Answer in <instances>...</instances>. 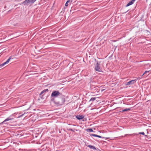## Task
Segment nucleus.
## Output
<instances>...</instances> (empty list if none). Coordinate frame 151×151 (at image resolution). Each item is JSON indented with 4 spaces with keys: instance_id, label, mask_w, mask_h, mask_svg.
Instances as JSON below:
<instances>
[{
    "instance_id": "9b49d317",
    "label": "nucleus",
    "mask_w": 151,
    "mask_h": 151,
    "mask_svg": "<svg viewBox=\"0 0 151 151\" xmlns=\"http://www.w3.org/2000/svg\"><path fill=\"white\" fill-rule=\"evenodd\" d=\"M72 1V0H68L65 4V6H67L68 5L70 4Z\"/></svg>"
},
{
    "instance_id": "7ed1b4c3",
    "label": "nucleus",
    "mask_w": 151,
    "mask_h": 151,
    "mask_svg": "<svg viewBox=\"0 0 151 151\" xmlns=\"http://www.w3.org/2000/svg\"><path fill=\"white\" fill-rule=\"evenodd\" d=\"M99 65L100 64L97 62L95 66V69L97 71L101 72H102V69L100 67Z\"/></svg>"
},
{
    "instance_id": "b1692460",
    "label": "nucleus",
    "mask_w": 151,
    "mask_h": 151,
    "mask_svg": "<svg viewBox=\"0 0 151 151\" xmlns=\"http://www.w3.org/2000/svg\"><path fill=\"white\" fill-rule=\"evenodd\" d=\"M142 76L141 77H138V78H137V79H139V80L141 78H142Z\"/></svg>"
},
{
    "instance_id": "f03ea898",
    "label": "nucleus",
    "mask_w": 151,
    "mask_h": 151,
    "mask_svg": "<svg viewBox=\"0 0 151 151\" xmlns=\"http://www.w3.org/2000/svg\"><path fill=\"white\" fill-rule=\"evenodd\" d=\"M62 95V93H60L59 91H53L51 94V96L52 97L56 98L57 97H59Z\"/></svg>"
},
{
    "instance_id": "2eb2a0df",
    "label": "nucleus",
    "mask_w": 151,
    "mask_h": 151,
    "mask_svg": "<svg viewBox=\"0 0 151 151\" xmlns=\"http://www.w3.org/2000/svg\"><path fill=\"white\" fill-rule=\"evenodd\" d=\"M7 64V63H6V62H4V63H3L2 64L0 65V66L1 67H2L4 66L5 65Z\"/></svg>"
},
{
    "instance_id": "f3484780",
    "label": "nucleus",
    "mask_w": 151,
    "mask_h": 151,
    "mask_svg": "<svg viewBox=\"0 0 151 151\" xmlns=\"http://www.w3.org/2000/svg\"><path fill=\"white\" fill-rule=\"evenodd\" d=\"M11 59V57L10 56L9 58L6 60V61L7 63H8Z\"/></svg>"
},
{
    "instance_id": "aec40b11",
    "label": "nucleus",
    "mask_w": 151,
    "mask_h": 151,
    "mask_svg": "<svg viewBox=\"0 0 151 151\" xmlns=\"http://www.w3.org/2000/svg\"><path fill=\"white\" fill-rule=\"evenodd\" d=\"M139 134H142L143 135H145V133L144 132H139Z\"/></svg>"
},
{
    "instance_id": "a878e982",
    "label": "nucleus",
    "mask_w": 151,
    "mask_h": 151,
    "mask_svg": "<svg viewBox=\"0 0 151 151\" xmlns=\"http://www.w3.org/2000/svg\"><path fill=\"white\" fill-rule=\"evenodd\" d=\"M127 135V134H125V136H126V135Z\"/></svg>"
},
{
    "instance_id": "dca6fc26",
    "label": "nucleus",
    "mask_w": 151,
    "mask_h": 151,
    "mask_svg": "<svg viewBox=\"0 0 151 151\" xmlns=\"http://www.w3.org/2000/svg\"><path fill=\"white\" fill-rule=\"evenodd\" d=\"M96 99V98L95 97H92L90 99L89 101H93Z\"/></svg>"
},
{
    "instance_id": "1a4fd4ad",
    "label": "nucleus",
    "mask_w": 151,
    "mask_h": 151,
    "mask_svg": "<svg viewBox=\"0 0 151 151\" xmlns=\"http://www.w3.org/2000/svg\"><path fill=\"white\" fill-rule=\"evenodd\" d=\"M88 147L90 148L91 149H92L93 150H96V147L94 146L91 145H88L87 146Z\"/></svg>"
},
{
    "instance_id": "20e7f679",
    "label": "nucleus",
    "mask_w": 151,
    "mask_h": 151,
    "mask_svg": "<svg viewBox=\"0 0 151 151\" xmlns=\"http://www.w3.org/2000/svg\"><path fill=\"white\" fill-rule=\"evenodd\" d=\"M13 116V115H11L9 117L6 119L4 121L0 123V125L1 124H2L4 123L5 122L12 120L14 119V118L13 117H12V116Z\"/></svg>"
},
{
    "instance_id": "6e6552de",
    "label": "nucleus",
    "mask_w": 151,
    "mask_h": 151,
    "mask_svg": "<svg viewBox=\"0 0 151 151\" xmlns=\"http://www.w3.org/2000/svg\"><path fill=\"white\" fill-rule=\"evenodd\" d=\"M135 0H132L128 3V4L126 5V6H128L134 3Z\"/></svg>"
},
{
    "instance_id": "4be33fe9",
    "label": "nucleus",
    "mask_w": 151,
    "mask_h": 151,
    "mask_svg": "<svg viewBox=\"0 0 151 151\" xmlns=\"http://www.w3.org/2000/svg\"><path fill=\"white\" fill-rule=\"evenodd\" d=\"M68 130L72 132H74V131L73 130V129H68Z\"/></svg>"
},
{
    "instance_id": "393cba45",
    "label": "nucleus",
    "mask_w": 151,
    "mask_h": 151,
    "mask_svg": "<svg viewBox=\"0 0 151 151\" xmlns=\"http://www.w3.org/2000/svg\"><path fill=\"white\" fill-rule=\"evenodd\" d=\"M104 90H102V91Z\"/></svg>"
},
{
    "instance_id": "bb28decb",
    "label": "nucleus",
    "mask_w": 151,
    "mask_h": 151,
    "mask_svg": "<svg viewBox=\"0 0 151 151\" xmlns=\"http://www.w3.org/2000/svg\"><path fill=\"white\" fill-rule=\"evenodd\" d=\"M41 97V98H42V97Z\"/></svg>"
},
{
    "instance_id": "423d86ee",
    "label": "nucleus",
    "mask_w": 151,
    "mask_h": 151,
    "mask_svg": "<svg viewBox=\"0 0 151 151\" xmlns=\"http://www.w3.org/2000/svg\"><path fill=\"white\" fill-rule=\"evenodd\" d=\"M31 4L29 0H25L22 3V4L24 5H28Z\"/></svg>"
},
{
    "instance_id": "0eeeda50",
    "label": "nucleus",
    "mask_w": 151,
    "mask_h": 151,
    "mask_svg": "<svg viewBox=\"0 0 151 151\" xmlns=\"http://www.w3.org/2000/svg\"><path fill=\"white\" fill-rule=\"evenodd\" d=\"M76 118L78 120H81L83 119L84 117V116L81 115H76Z\"/></svg>"
},
{
    "instance_id": "6ab92c4d",
    "label": "nucleus",
    "mask_w": 151,
    "mask_h": 151,
    "mask_svg": "<svg viewBox=\"0 0 151 151\" xmlns=\"http://www.w3.org/2000/svg\"><path fill=\"white\" fill-rule=\"evenodd\" d=\"M91 136H94L95 137H97V135L96 134H90Z\"/></svg>"
},
{
    "instance_id": "9d476101",
    "label": "nucleus",
    "mask_w": 151,
    "mask_h": 151,
    "mask_svg": "<svg viewBox=\"0 0 151 151\" xmlns=\"http://www.w3.org/2000/svg\"><path fill=\"white\" fill-rule=\"evenodd\" d=\"M131 110L130 108H126L122 110V111H120V113H122L123 112H125V111H129Z\"/></svg>"
},
{
    "instance_id": "39448f33",
    "label": "nucleus",
    "mask_w": 151,
    "mask_h": 151,
    "mask_svg": "<svg viewBox=\"0 0 151 151\" xmlns=\"http://www.w3.org/2000/svg\"><path fill=\"white\" fill-rule=\"evenodd\" d=\"M137 79L133 80L125 83V85L126 86H129L134 83L137 81Z\"/></svg>"
},
{
    "instance_id": "f257e3e1",
    "label": "nucleus",
    "mask_w": 151,
    "mask_h": 151,
    "mask_svg": "<svg viewBox=\"0 0 151 151\" xmlns=\"http://www.w3.org/2000/svg\"><path fill=\"white\" fill-rule=\"evenodd\" d=\"M65 101V96L62 95L54 101V103L56 104L61 105L64 103Z\"/></svg>"
},
{
    "instance_id": "4468645a",
    "label": "nucleus",
    "mask_w": 151,
    "mask_h": 151,
    "mask_svg": "<svg viewBox=\"0 0 151 151\" xmlns=\"http://www.w3.org/2000/svg\"><path fill=\"white\" fill-rule=\"evenodd\" d=\"M97 137H99V138H104V139H107L109 138V137H101V136H100L98 135H97Z\"/></svg>"
},
{
    "instance_id": "f8f14e48",
    "label": "nucleus",
    "mask_w": 151,
    "mask_h": 151,
    "mask_svg": "<svg viewBox=\"0 0 151 151\" xmlns=\"http://www.w3.org/2000/svg\"><path fill=\"white\" fill-rule=\"evenodd\" d=\"M48 91H48V89H44V90H43L40 93V95H42V94H43V93H46V92H48Z\"/></svg>"
},
{
    "instance_id": "412c9836",
    "label": "nucleus",
    "mask_w": 151,
    "mask_h": 151,
    "mask_svg": "<svg viewBox=\"0 0 151 151\" xmlns=\"http://www.w3.org/2000/svg\"><path fill=\"white\" fill-rule=\"evenodd\" d=\"M150 71H145L144 73L142 75V76L144 75L145 74H146V73H148Z\"/></svg>"
},
{
    "instance_id": "ddd939ff",
    "label": "nucleus",
    "mask_w": 151,
    "mask_h": 151,
    "mask_svg": "<svg viewBox=\"0 0 151 151\" xmlns=\"http://www.w3.org/2000/svg\"><path fill=\"white\" fill-rule=\"evenodd\" d=\"M86 131L88 132H94L91 128L88 129L86 130Z\"/></svg>"
},
{
    "instance_id": "a211bd4d",
    "label": "nucleus",
    "mask_w": 151,
    "mask_h": 151,
    "mask_svg": "<svg viewBox=\"0 0 151 151\" xmlns=\"http://www.w3.org/2000/svg\"><path fill=\"white\" fill-rule=\"evenodd\" d=\"M31 4H33L37 0H29Z\"/></svg>"
},
{
    "instance_id": "5701e85b",
    "label": "nucleus",
    "mask_w": 151,
    "mask_h": 151,
    "mask_svg": "<svg viewBox=\"0 0 151 151\" xmlns=\"http://www.w3.org/2000/svg\"><path fill=\"white\" fill-rule=\"evenodd\" d=\"M24 115V114H22L21 115H20V116H19L18 117V118H19V117H21V116H22L23 115Z\"/></svg>"
}]
</instances>
